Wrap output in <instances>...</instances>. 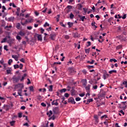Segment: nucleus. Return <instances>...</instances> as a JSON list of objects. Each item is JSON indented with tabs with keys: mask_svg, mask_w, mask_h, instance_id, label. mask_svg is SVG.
<instances>
[{
	"mask_svg": "<svg viewBox=\"0 0 127 127\" xmlns=\"http://www.w3.org/2000/svg\"><path fill=\"white\" fill-rule=\"evenodd\" d=\"M105 96H106V92L104 91V90H101L100 94L98 95V99H100V98H105Z\"/></svg>",
	"mask_w": 127,
	"mask_h": 127,
	"instance_id": "1",
	"label": "nucleus"
},
{
	"mask_svg": "<svg viewBox=\"0 0 127 127\" xmlns=\"http://www.w3.org/2000/svg\"><path fill=\"white\" fill-rule=\"evenodd\" d=\"M68 103H71V104H76V102H75V100L73 97H70L68 99Z\"/></svg>",
	"mask_w": 127,
	"mask_h": 127,
	"instance_id": "2",
	"label": "nucleus"
},
{
	"mask_svg": "<svg viewBox=\"0 0 127 127\" xmlns=\"http://www.w3.org/2000/svg\"><path fill=\"white\" fill-rule=\"evenodd\" d=\"M85 90L87 93V95H90V88H91V85L88 84L87 85V86H85Z\"/></svg>",
	"mask_w": 127,
	"mask_h": 127,
	"instance_id": "3",
	"label": "nucleus"
},
{
	"mask_svg": "<svg viewBox=\"0 0 127 127\" xmlns=\"http://www.w3.org/2000/svg\"><path fill=\"white\" fill-rule=\"evenodd\" d=\"M53 112L55 115H57L59 113V108L58 107H55L53 109Z\"/></svg>",
	"mask_w": 127,
	"mask_h": 127,
	"instance_id": "4",
	"label": "nucleus"
},
{
	"mask_svg": "<svg viewBox=\"0 0 127 127\" xmlns=\"http://www.w3.org/2000/svg\"><path fill=\"white\" fill-rule=\"evenodd\" d=\"M55 37H56V34H51L50 35V39H51V40H53V41H54V40H55Z\"/></svg>",
	"mask_w": 127,
	"mask_h": 127,
	"instance_id": "5",
	"label": "nucleus"
},
{
	"mask_svg": "<svg viewBox=\"0 0 127 127\" xmlns=\"http://www.w3.org/2000/svg\"><path fill=\"white\" fill-rule=\"evenodd\" d=\"M12 79L13 83H17L19 81V78L15 76H13Z\"/></svg>",
	"mask_w": 127,
	"mask_h": 127,
	"instance_id": "6",
	"label": "nucleus"
},
{
	"mask_svg": "<svg viewBox=\"0 0 127 127\" xmlns=\"http://www.w3.org/2000/svg\"><path fill=\"white\" fill-rule=\"evenodd\" d=\"M71 96H75L76 95V90L74 89V87H72V89L70 91Z\"/></svg>",
	"mask_w": 127,
	"mask_h": 127,
	"instance_id": "7",
	"label": "nucleus"
},
{
	"mask_svg": "<svg viewBox=\"0 0 127 127\" xmlns=\"http://www.w3.org/2000/svg\"><path fill=\"white\" fill-rule=\"evenodd\" d=\"M53 114V112H52V111L50 110L49 112H48L47 113V115L48 116L49 118H50V117H51V116H52V115Z\"/></svg>",
	"mask_w": 127,
	"mask_h": 127,
	"instance_id": "8",
	"label": "nucleus"
},
{
	"mask_svg": "<svg viewBox=\"0 0 127 127\" xmlns=\"http://www.w3.org/2000/svg\"><path fill=\"white\" fill-rule=\"evenodd\" d=\"M78 17H79L82 21H84V19H86V17L85 16H82L80 15H78Z\"/></svg>",
	"mask_w": 127,
	"mask_h": 127,
	"instance_id": "9",
	"label": "nucleus"
},
{
	"mask_svg": "<svg viewBox=\"0 0 127 127\" xmlns=\"http://www.w3.org/2000/svg\"><path fill=\"white\" fill-rule=\"evenodd\" d=\"M110 76V75L108 73H104L103 75V78L104 79V80H106V79H107V78H109V76Z\"/></svg>",
	"mask_w": 127,
	"mask_h": 127,
	"instance_id": "10",
	"label": "nucleus"
},
{
	"mask_svg": "<svg viewBox=\"0 0 127 127\" xmlns=\"http://www.w3.org/2000/svg\"><path fill=\"white\" fill-rule=\"evenodd\" d=\"M82 82L83 86H87V79H82Z\"/></svg>",
	"mask_w": 127,
	"mask_h": 127,
	"instance_id": "11",
	"label": "nucleus"
},
{
	"mask_svg": "<svg viewBox=\"0 0 127 127\" xmlns=\"http://www.w3.org/2000/svg\"><path fill=\"white\" fill-rule=\"evenodd\" d=\"M68 72L70 73H74L75 72V70L73 68H69L68 69Z\"/></svg>",
	"mask_w": 127,
	"mask_h": 127,
	"instance_id": "12",
	"label": "nucleus"
},
{
	"mask_svg": "<svg viewBox=\"0 0 127 127\" xmlns=\"http://www.w3.org/2000/svg\"><path fill=\"white\" fill-rule=\"evenodd\" d=\"M73 37H74L75 38H76L77 37H80V35L78 34V32L74 33L73 34Z\"/></svg>",
	"mask_w": 127,
	"mask_h": 127,
	"instance_id": "13",
	"label": "nucleus"
},
{
	"mask_svg": "<svg viewBox=\"0 0 127 127\" xmlns=\"http://www.w3.org/2000/svg\"><path fill=\"white\" fill-rule=\"evenodd\" d=\"M19 35H20V36H24V35H25V33H24V32H23L22 31H20L19 33H18Z\"/></svg>",
	"mask_w": 127,
	"mask_h": 127,
	"instance_id": "14",
	"label": "nucleus"
},
{
	"mask_svg": "<svg viewBox=\"0 0 127 127\" xmlns=\"http://www.w3.org/2000/svg\"><path fill=\"white\" fill-rule=\"evenodd\" d=\"M52 106L54 105L55 106H58V105H59V103H58V102H55V100H54L52 102Z\"/></svg>",
	"mask_w": 127,
	"mask_h": 127,
	"instance_id": "15",
	"label": "nucleus"
},
{
	"mask_svg": "<svg viewBox=\"0 0 127 127\" xmlns=\"http://www.w3.org/2000/svg\"><path fill=\"white\" fill-rule=\"evenodd\" d=\"M37 38L38 40L40 41H42V37L41 36V35H38Z\"/></svg>",
	"mask_w": 127,
	"mask_h": 127,
	"instance_id": "16",
	"label": "nucleus"
},
{
	"mask_svg": "<svg viewBox=\"0 0 127 127\" xmlns=\"http://www.w3.org/2000/svg\"><path fill=\"white\" fill-rule=\"evenodd\" d=\"M12 58H14L15 59V61H18V57L16 55H12Z\"/></svg>",
	"mask_w": 127,
	"mask_h": 127,
	"instance_id": "17",
	"label": "nucleus"
},
{
	"mask_svg": "<svg viewBox=\"0 0 127 127\" xmlns=\"http://www.w3.org/2000/svg\"><path fill=\"white\" fill-rule=\"evenodd\" d=\"M4 107H5L6 111H8L9 109H11L10 106L9 105H4Z\"/></svg>",
	"mask_w": 127,
	"mask_h": 127,
	"instance_id": "18",
	"label": "nucleus"
},
{
	"mask_svg": "<svg viewBox=\"0 0 127 127\" xmlns=\"http://www.w3.org/2000/svg\"><path fill=\"white\" fill-rule=\"evenodd\" d=\"M119 49H123V45H120L116 47V50H119Z\"/></svg>",
	"mask_w": 127,
	"mask_h": 127,
	"instance_id": "19",
	"label": "nucleus"
},
{
	"mask_svg": "<svg viewBox=\"0 0 127 127\" xmlns=\"http://www.w3.org/2000/svg\"><path fill=\"white\" fill-rule=\"evenodd\" d=\"M67 25H68V27L70 28V27H72V26H73V23L68 22H67Z\"/></svg>",
	"mask_w": 127,
	"mask_h": 127,
	"instance_id": "20",
	"label": "nucleus"
},
{
	"mask_svg": "<svg viewBox=\"0 0 127 127\" xmlns=\"http://www.w3.org/2000/svg\"><path fill=\"white\" fill-rule=\"evenodd\" d=\"M37 98L38 101H40V100H41L43 97H42L40 95H39L37 96Z\"/></svg>",
	"mask_w": 127,
	"mask_h": 127,
	"instance_id": "21",
	"label": "nucleus"
},
{
	"mask_svg": "<svg viewBox=\"0 0 127 127\" xmlns=\"http://www.w3.org/2000/svg\"><path fill=\"white\" fill-rule=\"evenodd\" d=\"M57 64H59V65H61V63L59 62V63H54L53 64H52V67H54V66H55V65Z\"/></svg>",
	"mask_w": 127,
	"mask_h": 127,
	"instance_id": "22",
	"label": "nucleus"
},
{
	"mask_svg": "<svg viewBox=\"0 0 127 127\" xmlns=\"http://www.w3.org/2000/svg\"><path fill=\"white\" fill-rule=\"evenodd\" d=\"M8 19V21L13 22V20H14V17H11L9 18Z\"/></svg>",
	"mask_w": 127,
	"mask_h": 127,
	"instance_id": "23",
	"label": "nucleus"
},
{
	"mask_svg": "<svg viewBox=\"0 0 127 127\" xmlns=\"http://www.w3.org/2000/svg\"><path fill=\"white\" fill-rule=\"evenodd\" d=\"M109 74H113V73H117V70H112L109 71Z\"/></svg>",
	"mask_w": 127,
	"mask_h": 127,
	"instance_id": "24",
	"label": "nucleus"
},
{
	"mask_svg": "<svg viewBox=\"0 0 127 127\" xmlns=\"http://www.w3.org/2000/svg\"><path fill=\"white\" fill-rule=\"evenodd\" d=\"M67 91V89L66 88H64L63 89H61L60 90V93H65Z\"/></svg>",
	"mask_w": 127,
	"mask_h": 127,
	"instance_id": "25",
	"label": "nucleus"
},
{
	"mask_svg": "<svg viewBox=\"0 0 127 127\" xmlns=\"http://www.w3.org/2000/svg\"><path fill=\"white\" fill-rule=\"evenodd\" d=\"M69 17L70 19H73L74 18V14H73V13L71 12L69 15Z\"/></svg>",
	"mask_w": 127,
	"mask_h": 127,
	"instance_id": "26",
	"label": "nucleus"
},
{
	"mask_svg": "<svg viewBox=\"0 0 127 127\" xmlns=\"http://www.w3.org/2000/svg\"><path fill=\"white\" fill-rule=\"evenodd\" d=\"M113 61L114 62V63H116V62H118V61L115 59H111L110 60V62H113Z\"/></svg>",
	"mask_w": 127,
	"mask_h": 127,
	"instance_id": "27",
	"label": "nucleus"
},
{
	"mask_svg": "<svg viewBox=\"0 0 127 127\" xmlns=\"http://www.w3.org/2000/svg\"><path fill=\"white\" fill-rule=\"evenodd\" d=\"M49 92H52L53 91V85H50V88L49 89Z\"/></svg>",
	"mask_w": 127,
	"mask_h": 127,
	"instance_id": "28",
	"label": "nucleus"
},
{
	"mask_svg": "<svg viewBox=\"0 0 127 127\" xmlns=\"http://www.w3.org/2000/svg\"><path fill=\"white\" fill-rule=\"evenodd\" d=\"M11 27H12V26L11 25H9V26H6L5 27V29H6V30H9V28H11Z\"/></svg>",
	"mask_w": 127,
	"mask_h": 127,
	"instance_id": "29",
	"label": "nucleus"
},
{
	"mask_svg": "<svg viewBox=\"0 0 127 127\" xmlns=\"http://www.w3.org/2000/svg\"><path fill=\"white\" fill-rule=\"evenodd\" d=\"M14 124H15V121H13L10 122V124L12 127H13V126H14Z\"/></svg>",
	"mask_w": 127,
	"mask_h": 127,
	"instance_id": "30",
	"label": "nucleus"
},
{
	"mask_svg": "<svg viewBox=\"0 0 127 127\" xmlns=\"http://www.w3.org/2000/svg\"><path fill=\"white\" fill-rule=\"evenodd\" d=\"M90 48L89 49H85V53H87V54H89L90 53Z\"/></svg>",
	"mask_w": 127,
	"mask_h": 127,
	"instance_id": "31",
	"label": "nucleus"
},
{
	"mask_svg": "<svg viewBox=\"0 0 127 127\" xmlns=\"http://www.w3.org/2000/svg\"><path fill=\"white\" fill-rule=\"evenodd\" d=\"M95 24H96V22H92L91 23L92 26H94L95 28H97L98 27L96 26Z\"/></svg>",
	"mask_w": 127,
	"mask_h": 127,
	"instance_id": "32",
	"label": "nucleus"
},
{
	"mask_svg": "<svg viewBox=\"0 0 127 127\" xmlns=\"http://www.w3.org/2000/svg\"><path fill=\"white\" fill-rule=\"evenodd\" d=\"M7 74L8 75V74H10L11 73V69H9L6 70Z\"/></svg>",
	"mask_w": 127,
	"mask_h": 127,
	"instance_id": "33",
	"label": "nucleus"
},
{
	"mask_svg": "<svg viewBox=\"0 0 127 127\" xmlns=\"http://www.w3.org/2000/svg\"><path fill=\"white\" fill-rule=\"evenodd\" d=\"M14 69H17V68H19V65L14 64Z\"/></svg>",
	"mask_w": 127,
	"mask_h": 127,
	"instance_id": "34",
	"label": "nucleus"
},
{
	"mask_svg": "<svg viewBox=\"0 0 127 127\" xmlns=\"http://www.w3.org/2000/svg\"><path fill=\"white\" fill-rule=\"evenodd\" d=\"M27 22H28V21L27 20H26V21H25L24 23L21 22V23L22 25H25V24H26L27 23Z\"/></svg>",
	"mask_w": 127,
	"mask_h": 127,
	"instance_id": "35",
	"label": "nucleus"
},
{
	"mask_svg": "<svg viewBox=\"0 0 127 127\" xmlns=\"http://www.w3.org/2000/svg\"><path fill=\"white\" fill-rule=\"evenodd\" d=\"M29 89H30V91H31V92H33V91H34V89H33V86H30L29 87Z\"/></svg>",
	"mask_w": 127,
	"mask_h": 127,
	"instance_id": "36",
	"label": "nucleus"
},
{
	"mask_svg": "<svg viewBox=\"0 0 127 127\" xmlns=\"http://www.w3.org/2000/svg\"><path fill=\"white\" fill-rule=\"evenodd\" d=\"M95 62L94 60H92L91 62L87 61V63H89V64H94V63Z\"/></svg>",
	"mask_w": 127,
	"mask_h": 127,
	"instance_id": "37",
	"label": "nucleus"
},
{
	"mask_svg": "<svg viewBox=\"0 0 127 127\" xmlns=\"http://www.w3.org/2000/svg\"><path fill=\"white\" fill-rule=\"evenodd\" d=\"M18 118H22V113L20 112L18 113Z\"/></svg>",
	"mask_w": 127,
	"mask_h": 127,
	"instance_id": "38",
	"label": "nucleus"
},
{
	"mask_svg": "<svg viewBox=\"0 0 127 127\" xmlns=\"http://www.w3.org/2000/svg\"><path fill=\"white\" fill-rule=\"evenodd\" d=\"M16 28H17V29H19V27H20V23H18L17 25L16 26Z\"/></svg>",
	"mask_w": 127,
	"mask_h": 127,
	"instance_id": "39",
	"label": "nucleus"
},
{
	"mask_svg": "<svg viewBox=\"0 0 127 127\" xmlns=\"http://www.w3.org/2000/svg\"><path fill=\"white\" fill-rule=\"evenodd\" d=\"M11 63H12V60L10 59L8 61V64L9 65H11Z\"/></svg>",
	"mask_w": 127,
	"mask_h": 127,
	"instance_id": "40",
	"label": "nucleus"
},
{
	"mask_svg": "<svg viewBox=\"0 0 127 127\" xmlns=\"http://www.w3.org/2000/svg\"><path fill=\"white\" fill-rule=\"evenodd\" d=\"M16 39H17V40H19H19H21V37L20 36L17 35V36H16Z\"/></svg>",
	"mask_w": 127,
	"mask_h": 127,
	"instance_id": "41",
	"label": "nucleus"
},
{
	"mask_svg": "<svg viewBox=\"0 0 127 127\" xmlns=\"http://www.w3.org/2000/svg\"><path fill=\"white\" fill-rule=\"evenodd\" d=\"M87 68H88V69H91V68L93 69L94 68V65H88L87 66Z\"/></svg>",
	"mask_w": 127,
	"mask_h": 127,
	"instance_id": "42",
	"label": "nucleus"
},
{
	"mask_svg": "<svg viewBox=\"0 0 127 127\" xmlns=\"http://www.w3.org/2000/svg\"><path fill=\"white\" fill-rule=\"evenodd\" d=\"M123 85H125L126 88H127V81H124L123 82Z\"/></svg>",
	"mask_w": 127,
	"mask_h": 127,
	"instance_id": "43",
	"label": "nucleus"
},
{
	"mask_svg": "<svg viewBox=\"0 0 127 127\" xmlns=\"http://www.w3.org/2000/svg\"><path fill=\"white\" fill-rule=\"evenodd\" d=\"M93 89H94V90H97L98 89V85H96L95 86H93Z\"/></svg>",
	"mask_w": 127,
	"mask_h": 127,
	"instance_id": "44",
	"label": "nucleus"
},
{
	"mask_svg": "<svg viewBox=\"0 0 127 127\" xmlns=\"http://www.w3.org/2000/svg\"><path fill=\"white\" fill-rule=\"evenodd\" d=\"M20 61L23 63H25V60L24 58H22L21 60H20Z\"/></svg>",
	"mask_w": 127,
	"mask_h": 127,
	"instance_id": "45",
	"label": "nucleus"
},
{
	"mask_svg": "<svg viewBox=\"0 0 127 127\" xmlns=\"http://www.w3.org/2000/svg\"><path fill=\"white\" fill-rule=\"evenodd\" d=\"M44 27H46V26H49V24L47 22H46L44 25Z\"/></svg>",
	"mask_w": 127,
	"mask_h": 127,
	"instance_id": "46",
	"label": "nucleus"
},
{
	"mask_svg": "<svg viewBox=\"0 0 127 127\" xmlns=\"http://www.w3.org/2000/svg\"><path fill=\"white\" fill-rule=\"evenodd\" d=\"M75 101H76V102H78L79 101H81V98L79 97H77L75 98Z\"/></svg>",
	"mask_w": 127,
	"mask_h": 127,
	"instance_id": "47",
	"label": "nucleus"
},
{
	"mask_svg": "<svg viewBox=\"0 0 127 127\" xmlns=\"http://www.w3.org/2000/svg\"><path fill=\"white\" fill-rule=\"evenodd\" d=\"M18 95L15 96V98L17 97V96H20V97H22V95L21 94V92H18Z\"/></svg>",
	"mask_w": 127,
	"mask_h": 127,
	"instance_id": "48",
	"label": "nucleus"
},
{
	"mask_svg": "<svg viewBox=\"0 0 127 127\" xmlns=\"http://www.w3.org/2000/svg\"><path fill=\"white\" fill-rule=\"evenodd\" d=\"M70 38V37L68 35H64V39H69Z\"/></svg>",
	"mask_w": 127,
	"mask_h": 127,
	"instance_id": "49",
	"label": "nucleus"
},
{
	"mask_svg": "<svg viewBox=\"0 0 127 127\" xmlns=\"http://www.w3.org/2000/svg\"><path fill=\"white\" fill-rule=\"evenodd\" d=\"M4 50H6V51H8V50L7 49V45L4 46Z\"/></svg>",
	"mask_w": 127,
	"mask_h": 127,
	"instance_id": "50",
	"label": "nucleus"
},
{
	"mask_svg": "<svg viewBox=\"0 0 127 127\" xmlns=\"http://www.w3.org/2000/svg\"><path fill=\"white\" fill-rule=\"evenodd\" d=\"M27 21H28V22H30V23L33 22V20L32 19H28V20Z\"/></svg>",
	"mask_w": 127,
	"mask_h": 127,
	"instance_id": "51",
	"label": "nucleus"
},
{
	"mask_svg": "<svg viewBox=\"0 0 127 127\" xmlns=\"http://www.w3.org/2000/svg\"><path fill=\"white\" fill-rule=\"evenodd\" d=\"M64 97H65V98H69V94L65 93L64 94Z\"/></svg>",
	"mask_w": 127,
	"mask_h": 127,
	"instance_id": "52",
	"label": "nucleus"
},
{
	"mask_svg": "<svg viewBox=\"0 0 127 127\" xmlns=\"http://www.w3.org/2000/svg\"><path fill=\"white\" fill-rule=\"evenodd\" d=\"M27 80H28V82H27L28 85H29V84H31V82L30 81V79H29V78H27Z\"/></svg>",
	"mask_w": 127,
	"mask_h": 127,
	"instance_id": "53",
	"label": "nucleus"
},
{
	"mask_svg": "<svg viewBox=\"0 0 127 127\" xmlns=\"http://www.w3.org/2000/svg\"><path fill=\"white\" fill-rule=\"evenodd\" d=\"M6 41V38H4L2 41H1V43H3V42H5Z\"/></svg>",
	"mask_w": 127,
	"mask_h": 127,
	"instance_id": "54",
	"label": "nucleus"
},
{
	"mask_svg": "<svg viewBox=\"0 0 127 127\" xmlns=\"http://www.w3.org/2000/svg\"><path fill=\"white\" fill-rule=\"evenodd\" d=\"M41 106H42V107H46V104H45V103H44V102H42L41 104Z\"/></svg>",
	"mask_w": 127,
	"mask_h": 127,
	"instance_id": "55",
	"label": "nucleus"
},
{
	"mask_svg": "<svg viewBox=\"0 0 127 127\" xmlns=\"http://www.w3.org/2000/svg\"><path fill=\"white\" fill-rule=\"evenodd\" d=\"M19 67H20V69L21 70H22V67H23V64H20Z\"/></svg>",
	"mask_w": 127,
	"mask_h": 127,
	"instance_id": "56",
	"label": "nucleus"
},
{
	"mask_svg": "<svg viewBox=\"0 0 127 127\" xmlns=\"http://www.w3.org/2000/svg\"><path fill=\"white\" fill-rule=\"evenodd\" d=\"M27 29H28L29 30H31V29H32V26H28L27 27Z\"/></svg>",
	"mask_w": 127,
	"mask_h": 127,
	"instance_id": "57",
	"label": "nucleus"
},
{
	"mask_svg": "<svg viewBox=\"0 0 127 127\" xmlns=\"http://www.w3.org/2000/svg\"><path fill=\"white\" fill-rule=\"evenodd\" d=\"M88 45L86 46L87 47H89V46H91V42H87Z\"/></svg>",
	"mask_w": 127,
	"mask_h": 127,
	"instance_id": "58",
	"label": "nucleus"
},
{
	"mask_svg": "<svg viewBox=\"0 0 127 127\" xmlns=\"http://www.w3.org/2000/svg\"><path fill=\"white\" fill-rule=\"evenodd\" d=\"M82 73H83V74H87V71H86V69H84L82 70Z\"/></svg>",
	"mask_w": 127,
	"mask_h": 127,
	"instance_id": "59",
	"label": "nucleus"
},
{
	"mask_svg": "<svg viewBox=\"0 0 127 127\" xmlns=\"http://www.w3.org/2000/svg\"><path fill=\"white\" fill-rule=\"evenodd\" d=\"M52 118V120H53V121H54V120H55L56 117H55V115H53L52 117H51Z\"/></svg>",
	"mask_w": 127,
	"mask_h": 127,
	"instance_id": "60",
	"label": "nucleus"
},
{
	"mask_svg": "<svg viewBox=\"0 0 127 127\" xmlns=\"http://www.w3.org/2000/svg\"><path fill=\"white\" fill-rule=\"evenodd\" d=\"M112 20H113V17H111L110 18L108 19V22H111Z\"/></svg>",
	"mask_w": 127,
	"mask_h": 127,
	"instance_id": "61",
	"label": "nucleus"
},
{
	"mask_svg": "<svg viewBox=\"0 0 127 127\" xmlns=\"http://www.w3.org/2000/svg\"><path fill=\"white\" fill-rule=\"evenodd\" d=\"M95 17L97 18V20H99V19H100V16H99V15H96Z\"/></svg>",
	"mask_w": 127,
	"mask_h": 127,
	"instance_id": "62",
	"label": "nucleus"
},
{
	"mask_svg": "<svg viewBox=\"0 0 127 127\" xmlns=\"http://www.w3.org/2000/svg\"><path fill=\"white\" fill-rule=\"evenodd\" d=\"M23 126H26V127H29V125H28V123H26L23 124Z\"/></svg>",
	"mask_w": 127,
	"mask_h": 127,
	"instance_id": "63",
	"label": "nucleus"
},
{
	"mask_svg": "<svg viewBox=\"0 0 127 127\" xmlns=\"http://www.w3.org/2000/svg\"><path fill=\"white\" fill-rule=\"evenodd\" d=\"M72 6L71 5H67V8H68V9H71L72 8Z\"/></svg>",
	"mask_w": 127,
	"mask_h": 127,
	"instance_id": "64",
	"label": "nucleus"
}]
</instances>
